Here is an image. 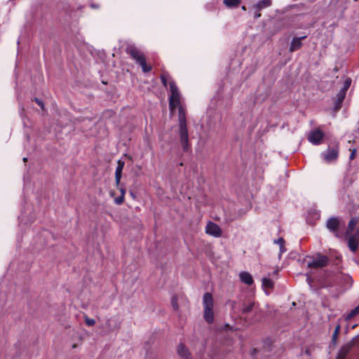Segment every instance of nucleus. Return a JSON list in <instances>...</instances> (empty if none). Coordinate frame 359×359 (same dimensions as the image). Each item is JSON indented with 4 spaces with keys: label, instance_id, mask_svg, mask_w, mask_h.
Segmentation results:
<instances>
[{
    "label": "nucleus",
    "instance_id": "7c9ffc66",
    "mask_svg": "<svg viewBox=\"0 0 359 359\" xmlns=\"http://www.w3.org/2000/svg\"><path fill=\"white\" fill-rule=\"evenodd\" d=\"M273 243L279 245V246L282 245L283 244H285V240L283 238H279L277 240H274Z\"/></svg>",
    "mask_w": 359,
    "mask_h": 359
},
{
    "label": "nucleus",
    "instance_id": "423d86ee",
    "mask_svg": "<svg viewBox=\"0 0 359 359\" xmlns=\"http://www.w3.org/2000/svg\"><path fill=\"white\" fill-rule=\"evenodd\" d=\"M321 156L326 163L336 161L339 156V145L329 146L326 151L321 153Z\"/></svg>",
    "mask_w": 359,
    "mask_h": 359
},
{
    "label": "nucleus",
    "instance_id": "7ed1b4c3",
    "mask_svg": "<svg viewBox=\"0 0 359 359\" xmlns=\"http://www.w3.org/2000/svg\"><path fill=\"white\" fill-rule=\"evenodd\" d=\"M325 226L330 233L339 238L341 237V231L345 227V222L339 217L332 216L327 219Z\"/></svg>",
    "mask_w": 359,
    "mask_h": 359
},
{
    "label": "nucleus",
    "instance_id": "6ab92c4d",
    "mask_svg": "<svg viewBox=\"0 0 359 359\" xmlns=\"http://www.w3.org/2000/svg\"><path fill=\"white\" fill-rule=\"evenodd\" d=\"M223 4L229 8H237L241 4V0H223Z\"/></svg>",
    "mask_w": 359,
    "mask_h": 359
},
{
    "label": "nucleus",
    "instance_id": "72a5a7b5",
    "mask_svg": "<svg viewBox=\"0 0 359 359\" xmlns=\"http://www.w3.org/2000/svg\"><path fill=\"white\" fill-rule=\"evenodd\" d=\"M340 329H341V326L339 324L337 325L336 327H335V329H334V332H338L339 333L340 332Z\"/></svg>",
    "mask_w": 359,
    "mask_h": 359
},
{
    "label": "nucleus",
    "instance_id": "5701e85b",
    "mask_svg": "<svg viewBox=\"0 0 359 359\" xmlns=\"http://www.w3.org/2000/svg\"><path fill=\"white\" fill-rule=\"evenodd\" d=\"M351 84V79L350 78H347L343 85V88L340 90H344V92L346 93L348 89L349 88Z\"/></svg>",
    "mask_w": 359,
    "mask_h": 359
},
{
    "label": "nucleus",
    "instance_id": "2f4dec72",
    "mask_svg": "<svg viewBox=\"0 0 359 359\" xmlns=\"http://www.w3.org/2000/svg\"><path fill=\"white\" fill-rule=\"evenodd\" d=\"M123 196H121L115 198V202L116 204L120 205L123 202Z\"/></svg>",
    "mask_w": 359,
    "mask_h": 359
},
{
    "label": "nucleus",
    "instance_id": "393cba45",
    "mask_svg": "<svg viewBox=\"0 0 359 359\" xmlns=\"http://www.w3.org/2000/svg\"><path fill=\"white\" fill-rule=\"evenodd\" d=\"M171 305L175 311L178 310L179 307H178V304H177V298L175 296L172 297V298Z\"/></svg>",
    "mask_w": 359,
    "mask_h": 359
},
{
    "label": "nucleus",
    "instance_id": "c9c22d12",
    "mask_svg": "<svg viewBox=\"0 0 359 359\" xmlns=\"http://www.w3.org/2000/svg\"><path fill=\"white\" fill-rule=\"evenodd\" d=\"M121 194H122V195H121V196H124V194H125V193H126L125 190H124V189H121Z\"/></svg>",
    "mask_w": 359,
    "mask_h": 359
},
{
    "label": "nucleus",
    "instance_id": "ddd939ff",
    "mask_svg": "<svg viewBox=\"0 0 359 359\" xmlns=\"http://www.w3.org/2000/svg\"><path fill=\"white\" fill-rule=\"evenodd\" d=\"M353 343L348 342L344 345L339 350L336 359H345L347 354L351 351Z\"/></svg>",
    "mask_w": 359,
    "mask_h": 359
},
{
    "label": "nucleus",
    "instance_id": "4be33fe9",
    "mask_svg": "<svg viewBox=\"0 0 359 359\" xmlns=\"http://www.w3.org/2000/svg\"><path fill=\"white\" fill-rule=\"evenodd\" d=\"M262 286L265 288H273V282L267 278H262Z\"/></svg>",
    "mask_w": 359,
    "mask_h": 359
},
{
    "label": "nucleus",
    "instance_id": "bb28decb",
    "mask_svg": "<svg viewBox=\"0 0 359 359\" xmlns=\"http://www.w3.org/2000/svg\"><path fill=\"white\" fill-rule=\"evenodd\" d=\"M85 322L88 326H93L95 324V320L93 318H89L88 317L85 318Z\"/></svg>",
    "mask_w": 359,
    "mask_h": 359
},
{
    "label": "nucleus",
    "instance_id": "39448f33",
    "mask_svg": "<svg viewBox=\"0 0 359 359\" xmlns=\"http://www.w3.org/2000/svg\"><path fill=\"white\" fill-rule=\"evenodd\" d=\"M309 258L311 259V260L307 263L309 268L320 269L326 266L329 262V258L320 252L316 253Z\"/></svg>",
    "mask_w": 359,
    "mask_h": 359
},
{
    "label": "nucleus",
    "instance_id": "9b49d317",
    "mask_svg": "<svg viewBox=\"0 0 359 359\" xmlns=\"http://www.w3.org/2000/svg\"><path fill=\"white\" fill-rule=\"evenodd\" d=\"M307 37L306 35L300 37H294L291 41L290 46V52L292 53L299 50L302 46V40L305 39Z\"/></svg>",
    "mask_w": 359,
    "mask_h": 359
},
{
    "label": "nucleus",
    "instance_id": "9d476101",
    "mask_svg": "<svg viewBox=\"0 0 359 359\" xmlns=\"http://www.w3.org/2000/svg\"><path fill=\"white\" fill-rule=\"evenodd\" d=\"M348 246L349 249L355 252L359 245V229L357 230L356 233L354 234H348Z\"/></svg>",
    "mask_w": 359,
    "mask_h": 359
},
{
    "label": "nucleus",
    "instance_id": "f03ea898",
    "mask_svg": "<svg viewBox=\"0 0 359 359\" xmlns=\"http://www.w3.org/2000/svg\"><path fill=\"white\" fill-rule=\"evenodd\" d=\"M126 52L141 66L144 72L147 73L151 70V67L147 65L146 59L143 53L140 50L135 46L132 44L128 45L126 48Z\"/></svg>",
    "mask_w": 359,
    "mask_h": 359
},
{
    "label": "nucleus",
    "instance_id": "a878e982",
    "mask_svg": "<svg viewBox=\"0 0 359 359\" xmlns=\"http://www.w3.org/2000/svg\"><path fill=\"white\" fill-rule=\"evenodd\" d=\"M252 9L254 10V18L255 19L261 17V13H260L261 10L258 9L255 6H253Z\"/></svg>",
    "mask_w": 359,
    "mask_h": 359
},
{
    "label": "nucleus",
    "instance_id": "cd10ccee",
    "mask_svg": "<svg viewBox=\"0 0 359 359\" xmlns=\"http://www.w3.org/2000/svg\"><path fill=\"white\" fill-rule=\"evenodd\" d=\"M349 150L351 151V154L349 156V159L351 161H352V160H353L355 158V156H356V149L353 148V149H350Z\"/></svg>",
    "mask_w": 359,
    "mask_h": 359
},
{
    "label": "nucleus",
    "instance_id": "20e7f679",
    "mask_svg": "<svg viewBox=\"0 0 359 359\" xmlns=\"http://www.w3.org/2000/svg\"><path fill=\"white\" fill-rule=\"evenodd\" d=\"M204 306V318L208 323H212L214 320L213 306L214 301L212 295L210 292H205L203 298Z\"/></svg>",
    "mask_w": 359,
    "mask_h": 359
},
{
    "label": "nucleus",
    "instance_id": "f704fd0d",
    "mask_svg": "<svg viewBox=\"0 0 359 359\" xmlns=\"http://www.w3.org/2000/svg\"><path fill=\"white\" fill-rule=\"evenodd\" d=\"M306 281L310 285H311L312 279L309 276H307Z\"/></svg>",
    "mask_w": 359,
    "mask_h": 359
},
{
    "label": "nucleus",
    "instance_id": "58836bf2",
    "mask_svg": "<svg viewBox=\"0 0 359 359\" xmlns=\"http://www.w3.org/2000/svg\"><path fill=\"white\" fill-rule=\"evenodd\" d=\"M23 161L26 162L27 161V158H23Z\"/></svg>",
    "mask_w": 359,
    "mask_h": 359
},
{
    "label": "nucleus",
    "instance_id": "473e14b6",
    "mask_svg": "<svg viewBox=\"0 0 359 359\" xmlns=\"http://www.w3.org/2000/svg\"><path fill=\"white\" fill-rule=\"evenodd\" d=\"M286 250H287V249L285 247V244H283L282 245H280V255H279L280 256Z\"/></svg>",
    "mask_w": 359,
    "mask_h": 359
},
{
    "label": "nucleus",
    "instance_id": "b1692460",
    "mask_svg": "<svg viewBox=\"0 0 359 359\" xmlns=\"http://www.w3.org/2000/svg\"><path fill=\"white\" fill-rule=\"evenodd\" d=\"M169 77V75L167 74H163L161 76V80L163 83V85L166 87L168 84V78Z\"/></svg>",
    "mask_w": 359,
    "mask_h": 359
},
{
    "label": "nucleus",
    "instance_id": "2eb2a0df",
    "mask_svg": "<svg viewBox=\"0 0 359 359\" xmlns=\"http://www.w3.org/2000/svg\"><path fill=\"white\" fill-rule=\"evenodd\" d=\"M125 163L121 160L118 161V165L115 172V180L117 185L120 183L122 171L124 167Z\"/></svg>",
    "mask_w": 359,
    "mask_h": 359
},
{
    "label": "nucleus",
    "instance_id": "f257e3e1",
    "mask_svg": "<svg viewBox=\"0 0 359 359\" xmlns=\"http://www.w3.org/2000/svg\"><path fill=\"white\" fill-rule=\"evenodd\" d=\"M179 129L178 134L180 137V141L182 147V149L185 152H188L191 149V144L189 140V133L187 129V121L185 114L183 111L182 107L179 109Z\"/></svg>",
    "mask_w": 359,
    "mask_h": 359
},
{
    "label": "nucleus",
    "instance_id": "c85d7f7f",
    "mask_svg": "<svg viewBox=\"0 0 359 359\" xmlns=\"http://www.w3.org/2000/svg\"><path fill=\"white\" fill-rule=\"evenodd\" d=\"M34 100L41 108V109H44V104L41 100L35 97Z\"/></svg>",
    "mask_w": 359,
    "mask_h": 359
},
{
    "label": "nucleus",
    "instance_id": "4468645a",
    "mask_svg": "<svg viewBox=\"0 0 359 359\" xmlns=\"http://www.w3.org/2000/svg\"><path fill=\"white\" fill-rule=\"evenodd\" d=\"M177 354L184 359H191V353L188 348L182 343H180L177 348Z\"/></svg>",
    "mask_w": 359,
    "mask_h": 359
},
{
    "label": "nucleus",
    "instance_id": "f8f14e48",
    "mask_svg": "<svg viewBox=\"0 0 359 359\" xmlns=\"http://www.w3.org/2000/svg\"><path fill=\"white\" fill-rule=\"evenodd\" d=\"M346 93L344 92V90H339V92L337 94L336 99L334 102V111H338L341 108L342 103L345 99Z\"/></svg>",
    "mask_w": 359,
    "mask_h": 359
},
{
    "label": "nucleus",
    "instance_id": "0eeeda50",
    "mask_svg": "<svg viewBox=\"0 0 359 359\" xmlns=\"http://www.w3.org/2000/svg\"><path fill=\"white\" fill-rule=\"evenodd\" d=\"M171 95L169 98V104L170 108H174L180 103V93L178 88L173 81L169 83Z\"/></svg>",
    "mask_w": 359,
    "mask_h": 359
},
{
    "label": "nucleus",
    "instance_id": "ea45409f",
    "mask_svg": "<svg viewBox=\"0 0 359 359\" xmlns=\"http://www.w3.org/2000/svg\"><path fill=\"white\" fill-rule=\"evenodd\" d=\"M354 1H358V0H353Z\"/></svg>",
    "mask_w": 359,
    "mask_h": 359
},
{
    "label": "nucleus",
    "instance_id": "a211bd4d",
    "mask_svg": "<svg viewBox=\"0 0 359 359\" xmlns=\"http://www.w3.org/2000/svg\"><path fill=\"white\" fill-rule=\"evenodd\" d=\"M239 276L241 282L248 285H251L253 283V278L248 272L243 271Z\"/></svg>",
    "mask_w": 359,
    "mask_h": 359
},
{
    "label": "nucleus",
    "instance_id": "4c0bfd02",
    "mask_svg": "<svg viewBox=\"0 0 359 359\" xmlns=\"http://www.w3.org/2000/svg\"><path fill=\"white\" fill-rule=\"evenodd\" d=\"M242 10H243V11H246V8H245V6H242Z\"/></svg>",
    "mask_w": 359,
    "mask_h": 359
},
{
    "label": "nucleus",
    "instance_id": "aec40b11",
    "mask_svg": "<svg viewBox=\"0 0 359 359\" xmlns=\"http://www.w3.org/2000/svg\"><path fill=\"white\" fill-rule=\"evenodd\" d=\"M271 5V0H261L254 6L259 10H262L265 8L269 7Z\"/></svg>",
    "mask_w": 359,
    "mask_h": 359
},
{
    "label": "nucleus",
    "instance_id": "412c9836",
    "mask_svg": "<svg viewBox=\"0 0 359 359\" xmlns=\"http://www.w3.org/2000/svg\"><path fill=\"white\" fill-rule=\"evenodd\" d=\"M359 314V304L355 307L353 309H352L345 317V319L346 320H349L353 317L356 316Z\"/></svg>",
    "mask_w": 359,
    "mask_h": 359
},
{
    "label": "nucleus",
    "instance_id": "dca6fc26",
    "mask_svg": "<svg viewBox=\"0 0 359 359\" xmlns=\"http://www.w3.org/2000/svg\"><path fill=\"white\" fill-rule=\"evenodd\" d=\"M359 224V217H351V219H350L348 224V226H347V229H346V235L348 234H351L353 230L355 229L356 225Z\"/></svg>",
    "mask_w": 359,
    "mask_h": 359
},
{
    "label": "nucleus",
    "instance_id": "e433bc0d",
    "mask_svg": "<svg viewBox=\"0 0 359 359\" xmlns=\"http://www.w3.org/2000/svg\"><path fill=\"white\" fill-rule=\"evenodd\" d=\"M257 352V350L255 348L252 349V355H254Z\"/></svg>",
    "mask_w": 359,
    "mask_h": 359
},
{
    "label": "nucleus",
    "instance_id": "6e6552de",
    "mask_svg": "<svg viewBox=\"0 0 359 359\" xmlns=\"http://www.w3.org/2000/svg\"><path fill=\"white\" fill-rule=\"evenodd\" d=\"M324 136V133L320 129L316 128L309 133L307 139L313 144L318 145L322 142Z\"/></svg>",
    "mask_w": 359,
    "mask_h": 359
},
{
    "label": "nucleus",
    "instance_id": "f3484780",
    "mask_svg": "<svg viewBox=\"0 0 359 359\" xmlns=\"http://www.w3.org/2000/svg\"><path fill=\"white\" fill-rule=\"evenodd\" d=\"M253 307L254 302L251 301L243 302L240 310L242 314H248L252 311Z\"/></svg>",
    "mask_w": 359,
    "mask_h": 359
},
{
    "label": "nucleus",
    "instance_id": "1a4fd4ad",
    "mask_svg": "<svg viewBox=\"0 0 359 359\" xmlns=\"http://www.w3.org/2000/svg\"><path fill=\"white\" fill-rule=\"evenodd\" d=\"M205 233L215 238H219L222 236V231L218 224L209 222L205 226Z\"/></svg>",
    "mask_w": 359,
    "mask_h": 359
},
{
    "label": "nucleus",
    "instance_id": "c756f323",
    "mask_svg": "<svg viewBox=\"0 0 359 359\" xmlns=\"http://www.w3.org/2000/svg\"><path fill=\"white\" fill-rule=\"evenodd\" d=\"M339 334V333L338 332H333L332 337V343L333 344V345H336Z\"/></svg>",
    "mask_w": 359,
    "mask_h": 359
}]
</instances>
